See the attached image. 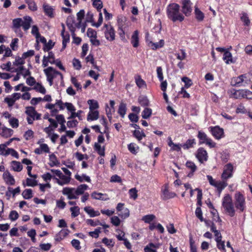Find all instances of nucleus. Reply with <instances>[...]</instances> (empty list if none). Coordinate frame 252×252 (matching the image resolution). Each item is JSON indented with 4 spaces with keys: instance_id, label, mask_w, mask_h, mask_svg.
Returning <instances> with one entry per match:
<instances>
[{
    "instance_id": "obj_14",
    "label": "nucleus",
    "mask_w": 252,
    "mask_h": 252,
    "mask_svg": "<svg viewBox=\"0 0 252 252\" xmlns=\"http://www.w3.org/2000/svg\"><path fill=\"white\" fill-rule=\"evenodd\" d=\"M211 133L217 139L221 138L223 136V130L218 126L211 128Z\"/></svg>"
},
{
    "instance_id": "obj_49",
    "label": "nucleus",
    "mask_w": 252,
    "mask_h": 252,
    "mask_svg": "<svg viewBox=\"0 0 252 252\" xmlns=\"http://www.w3.org/2000/svg\"><path fill=\"white\" fill-rule=\"evenodd\" d=\"M33 89L36 92H39L42 94L46 93V89L40 83H37L33 87Z\"/></svg>"
},
{
    "instance_id": "obj_13",
    "label": "nucleus",
    "mask_w": 252,
    "mask_h": 252,
    "mask_svg": "<svg viewBox=\"0 0 252 252\" xmlns=\"http://www.w3.org/2000/svg\"><path fill=\"white\" fill-rule=\"evenodd\" d=\"M13 130L0 124V135L4 138H8L12 135Z\"/></svg>"
},
{
    "instance_id": "obj_40",
    "label": "nucleus",
    "mask_w": 252,
    "mask_h": 252,
    "mask_svg": "<svg viewBox=\"0 0 252 252\" xmlns=\"http://www.w3.org/2000/svg\"><path fill=\"white\" fill-rule=\"evenodd\" d=\"M195 15L196 19L199 21H202L204 18V13L197 7L195 8Z\"/></svg>"
},
{
    "instance_id": "obj_12",
    "label": "nucleus",
    "mask_w": 252,
    "mask_h": 252,
    "mask_svg": "<svg viewBox=\"0 0 252 252\" xmlns=\"http://www.w3.org/2000/svg\"><path fill=\"white\" fill-rule=\"evenodd\" d=\"M245 93V90H236L234 89H232L228 91V93L230 97L235 99H241L244 98Z\"/></svg>"
},
{
    "instance_id": "obj_55",
    "label": "nucleus",
    "mask_w": 252,
    "mask_h": 252,
    "mask_svg": "<svg viewBox=\"0 0 252 252\" xmlns=\"http://www.w3.org/2000/svg\"><path fill=\"white\" fill-rule=\"evenodd\" d=\"M19 216L18 212L16 211L13 210L10 212L9 218L11 221H13L17 220L18 219Z\"/></svg>"
},
{
    "instance_id": "obj_29",
    "label": "nucleus",
    "mask_w": 252,
    "mask_h": 252,
    "mask_svg": "<svg viewBox=\"0 0 252 252\" xmlns=\"http://www.w3.org/2000/svg\"><path fill=\"white\" fill-rule=\"evenodd\" d=\"M186 166L191 170V172L188 174V177H192L193 175V172L196 170V166L194 162L188 161L186 162Z\"/></svg>"
},
{
    "instance_id": "obj_10",
    "label": "nucleus",
    "mask_w": 252,
    "mask_h": 252,
    "mask_svg": "<svg viewBox=\"0 0 252 252\" xmlns=\"http://www.w3.org/2000/svg\"><path fill=\"white\" fill-rule=\"evenodd\" d=\"M63 195H66L68 199H76L78 198L75 192V188L65 187L62 190Z\"/></svg>"
},
{
    "instance_id": "obj_33",
    "label": "nucleus",
    "mask_w": 252,
    "mask_h": 252,
    "mask_svg": "<svg viewBox=\"0 0 252 252\" xmlns=\"http://www.w3.org/2000/svg\"><path fill=\"white\" fill-rule=\"evenodd\" d=\"M226 180H222V181H217L215 187L217 189V190L220 193L221 191L227 186Z\"/></svg>"
},
{
    "instance_id": "obj_16",
    "label": "nucleus",
    "mask_w": 252,
    "mask_h": 252,
    "mask_svg": "<svg viewBox=\"0 0 252 252\" xmlns=\"http://www.w3.org/2000/svg\"><path fill=\"white\" fill-rule=\"evenodd\" d=\"M3 178L5 183L9 185H13L15 184V181L13 176L8 171H5L3 174Z\"/></svg>"
},
{
    "instance_id": "obj_3",
    "label": "nucleus",
    "mask_w": 252,
    "mask_h": 252,
    "mask_svg": "<svg viewBox=\"0 0 252 252\" xmlns=\"http://www.w3.org/2000/svg\"><path fill=\"white\" fill-rule=\"evenodd\" d=\"M51 172L59 177H54V179L59 185L63 186L70 183L71 177L64 175L60 170L52 169Z\"/></svg>"
},
{
    "instance_id": "obj_34",
    "label": "nucleus",
    "mask_w": 252,
    "mask_h": 252,
    "mask_svg": "<svg viewBox=\"0 0 252 252\" xmlns=\"http://www.w3.org/2000/svg\"><path fill=\"white\" fill-rule=\"evenodd\" d=\"M89 105L90 110H97L99 108V104L98 102L94 99H89L87 101Z\"/></svg>"
},
{
    "instance_id": "obj_59",
    "label": "nucleus",
    "mask_w": 252,
    "mask_h": 252,
    "mask_svg": "<svg viewBox=\"0 0 252 252\" xmlns=\"http://www.w3.org/2000/svg\"><path fill=\"white\" fill-rule=\"evenodd\" d=\"M18 41L19 39L17 38H15L12 40L10 44V47L13 51L17 50L18 48Z\"/></svg>"
},
{
    "instance_id": "obj_5",
    "label": "nucleus",
    "mask_w": 252,
    "mask_h": 252,
    "mask_svg": "<svg viewBox=\"0 0 252 252\" xmlns=\"http://www.w3.org/2000/svg\"><path fill=\"white\" fill-rule=\"evenodd\" d=\"M197 137L199 140V144H205L210 148H214L216 146V143L208 137L205 133L202 131H198Z\"/></svg>"
},
{
    "instance_id": "obj_45",
    "label": "nucleus",
    "mask_w": 252,
    "mask_h": 252,
    "mask_svg": "<svg viewBox=\"0 0 252 252\" xmlns=\"http://www.w3.org/2000/svg\"><path fill=\"white\" fill-rule=\"evenodd\" d=\"M22 195L25 199H31L32 197V190L30 189H26L23 191Z\"/></svg>"
},
{
    "instance_id": "obj_56",
    "label": "nucleus",
    "mask_w": 252,
    "mask_h": 252,
    "mask_svg": "<svg viewBox=\"0 0 252 252\" xmlns=\"http://www.w3.org/2000/svg\"><path fill=\"white\" fill-rule=\"evenodd\" d=\"M86 223L92 226H96L99 224H101V223L98 220H94L92 219H87L86 220Z\"/></svg>"
},
{
    "instance_id": "obj_31",
    "label": "nucleus",
    "mask_w": 252,
    "mask_h": 252,
    "mask_svg": "<svg viewBox=\"0 0 252 252\" xmlns=\"http://www.w3.org/2000/svg\"><path fill=\"white\" fill-rule=\"evenodd\" d=\"M138 102L142 107H147L149 105V100L146 96L140 95L138 99Z\"/></svg>"
},
{
    "instance_id": "obj_53",
    "label": "nucleus",
    "mask_w": 252,
    "mask_h": 252,
    "mask_svg": "<svg viewBox=\"0 0 252 252\" xmlns=\"http://www.w3.org/2000/svg\"><path fill=\"white\" fill-rule=\"evenodd\" d=\"M175 55L177 59L182 61L186 59L187 54L184 50L182 49L180 50V52L176 53Z\"/></svg>"
},
{
    "instance_id": "obj_39",
    "label": "nucleus",
    "mask_w": 252,
    "mask_h": 252,
    "mask_svg": "<svg viewBox=\"0 0 252 252\" xmlns=\"http://www.w3.org/2000/svg\"><path fill=\"white\" fill-rule=\"evenodd\" d=\"M126 111V105L124 103H121L119 109H118V113L122 117L124 118Z\"/></svg>"
},
{
    "instance_id": "obj_62",
    "label": "nucleus",
    "mask_w": 252,
    "mask_h": 252,
    "mask_svg": "<svg viewBox=\"0 0 252 252\" xmlns=\"http://www.w3.org/2000/svg\"><path fill=\"white\" fill-rule=\"evenodd\" d=\"M54 46V42L52 40H50L48 43H45L44 45L43 50L44 51H49L51 50Z\"/></svg>"
},
{
    "instance_id": "obj_43",
    "label": "nucleus",
    "mask_w": 252,
    "mask_h": 252,
    "mask_svg": "<svg viewBox=\"0 0 252 252\" xmlns=\"http://www.w3.org/2000/svg\"><path fill=\"white\" fill-rule=\"evenodd\" d=\"M133 134L134 136L140 141L142 138L146 136V135L143 131H139V130H135L133 131Z\"/></svg>"
},
{
    "instance_id": "obj_60",
    "label": "nucleus",
    "mask_w": 252,
    "mask_h": 252,
    "mask_svg": "<svg viewBox=\"0 0 252 252\" xmlns=\"http://www.w3.org/2000/svg\"><path fill=\"white\" fill-rule=\"evenodd\" d=\"M83 113L82 110H79L77 112H75V111L73 112L70 117H68V119H74L76 117H78L80 120H82V118L81 116V114Z\"/></svg>"
},
{
    "instance_id": "obj_22",
    "label": "nucleus",
    "mask_w": 252,
    "mask_h": 252,
    "mask_svg": "<svg viewBox=\"0 0 252 252\" xmlns=\"http://www.w3.org/2000/svg\"><path fill=\"white\" fill-rule=\"evenodd\" d=\"M138 31H135L133 33L131 38V43L132 44L133 46L135 48L137 47L139 45V36H138Z\"/></svg>"
},
{
    "instance_id": "obj_42",
    "label": "nucleus",
    "mask_w": 252,
    "mask_h": 252,
    "mask_svg": "<svg viewBox=\"0 0 252 252\" xmlns=\"http://www.w3.org/2000/svg\"><path fill=\"white\" fill-rule=\"evenodd\" d=\"M84 15L85 11L84 10H81L77 13V20L79 21L76 24V27L78 28H80L81 27V22H82V20L84 18Z\"/></svg>"
},
{
    "instance_id": "obj_32",
    "label": "nucleus",
    "mask_w": 252,
    "mask_h": 252,
    "mask_svg": "<svg viewBox=\"0 0 252 252\" xmlns=\"http://www.w3.org/2000/svg\"><path fill=\"white\" fill-rule=\"evenodd\" d=\"M43 8L45 14L50 17L53 16V8L52 6L48 4L44 3L43 5Z\"/></svg>"
},
{
    "instance_id": "obj_48",
    "label": "nucleus",
    "mask_w": 252,
    "mask_h": 252,
    "mask_svg": "<svg viewBox=\"0 0 252 252\" xmlns=\"http://www.w3.org/2000/svg\"><path fill=\"white\" fill-rule=\"evenodd\" d=\"M129 210L127 208L123 209L122 211L119 212L118 215L122 219H125L129 216Z\"/></svg>"
},
{
    "instance_id": "obj_30",
    "label": "nucleus",
    "mask_w": 252,
    "mask_h": 252,
    "mask_svg": "<svg viewBox=\"0 0 252 252\" xmlns=\"http://www.w3.org/2000/svg\"><path fill=\"white\" fill-rule=\"evenodd\" d=\"M158 248V244H155L153 243H150L144 248V250L145 252H155Z\"/></svg>"
},
{
    "instance_id": "obj_17",
    "label": "nucleus",
    "mask_w": 252,
    "mask_h": 252,
    "mask_svg": "<svg viewBox=\"0 0 252 252\" xmlns=\"http://www.w3.org/2000/svg\"><path fill=\"white\" fill-rule=\"evenodd\" d=\"M246 76L245 74L241 75L237 77L234 78L231 81V84L233 86H241L242 83L245 81Z\"/></svg>"
},
{
    "instance_id": "obj_46",
    "label": "nucleus",
    "mask_w": 252,
    "mask_h": 252,
    "mask_svg": "<svg viewBox=\"0 0 252 252\" xmlns=\"http://www.w3.org/2000/svg\"><path fill=\"white\" fill-rule=\"evenodd\" d=\"M155 218L156 216L154 215L150 214L143 216L141 220L145 223H150L151 221L155 219Z\"/></svg>"
},
{
    "instance_id": "obj_9",
    "label": "nucleus",
    "mask_w": 252,
    "mask_h": 252,
    "mask_svg": "<svg viewBox=\"0 0 252 252\" xmlns=\"http://www.w3.org/2000/svg\"><path fill=\"white\" fill-rule=\"evenodd\" d=\"M195 156L198 161L201 163L208 160V153L203 148H199L197 150Z\"/></svg>"
},
{
    "instance_id": "obj_6",
    "label": "nucleus",
    "mask_w": 252,
    "mask_h": 252,
    "mask_svg": "<svg viewBox=\"0 0 252 252\" xmlns=\"http://www.w3.org/2000/svg\"><path fill=\"white\" fill-rule=\"evenodd\" d=\"M234 172V166L231 163H228L223 167V172L221 175L222 180H227L232 177Z\"/></svg>"
},
{
    "instance_id": "obj_26",
    "label": "nucleus",
    "mask_w": 252,
    "mask_h": 252,
    "mask_svg": "<svg viewBox=\"0 0 252 252\" xmlns=\"http://www.w3.org/2000/svg\"><path fill=\"white\" fill-rule=\"evenodd\" d=\"M94 149L97 154L101 157L105 156V146H101L98 143H95L94 144Z\"/></svg>"
},
{
    "instance_id": "obj_24",
    "label": "nucleus",
    "mask_w": 252,
    "mask_h": 252,
    "mask_svg": "<svg viewBox=\"0 0 252 252\" xmlns=\"http://www.w3.org/2000/svg\"><path fill=\"white\" fill-rule=\"evenodd\" d=\"M88 186L86 184H81L77 187L75 189V192L77 196L78 197L80 195H83L85 194V191L88 189Z\"/></svg>"
},
{
    "instance_id": "obj_64",
    "label": "nucleus",
    "mask_w": 252,
    "mask_h": 252,
    "mask_svg": "<svg viewBox=\"0 0 252 252\" xmlns=\"http://www.w3.org/2000/svg\"><path fill=\"white\" fill-rule=\"evenodd\" d=\"M111 222L113 225L118 226L121 223V220L117 216H113L111 218Z\"/></svg>"
},
{
    "instance_id": "obj_52",
    "label": "nucleus",
    "mask_w": 252,
    "mask_h": 252,
    "mask_svg": "<svg viewBox=\"0 0 252 252\" xmlns=\"http://www.w3.org/2000/svg\"><path fill=\"white\" fill-rule=\"evenodd\" d=\"M25 1L31 10L34 11L37 10V6L34 0H25Z\"/></svg>"
},
{
    "instance_id": "obj_50",
    "label": "nucleus",
    "mask_w": 252,
    "mask_h": 252,
    "mask_svg": "<svg viewBox=\"0 0 252 252\" xmlns=\"http://www.w3.org/2000/svg\"><path fill=\"white\" fill-rule=\"evenodd\" d=\"M127 148L128 150L133 154H136L138 150V147L133 143L128 144Z\"/></svg>"
},
{
    "instance_id": "obj_18",
    "label": "nucleus",
    "mask_w": 252,
    "mask_h": 252,
    "mask_svg": "<svg viewBox=\"0 0 252 252\" xmlns=\"http://www.w3.org/2000/svg\"><path fill=\"white\" fill-rule=\"evenodd\" d=\"M117 24L118 29H126L128 26L126 18L123 16H120L118 17Z\"/></svg>"
},
{
    "instance_id": "obj_61",
    "label": "nucleus",
    "mask_w": 252,
    "mask_h": 252,
    "mask_svg": "<svg viewBox=\"0 0 252 252\" xmlns=\"http://www.w3.org/2000/svg\"><path fill=\"white\" fill-rule=\"evenodd\" d=\"M217 242V248L220 251H222L223 252H226V250L225 248L224 241H222L221 240H219L218 241H216Z\"/></svg>"
},
{
    "instance_id": "obj_4",
    "label": "nucleus",
    "mask_w": 252,
    "mask_h": 252,
    "mask_svg": "<svg viewBox=\"0 0 252 252\" xmlns=\"http://www.w3.org/2000/svg\"><path fill=\"white\" fill-rule=\"evenodd\" d=\"M47 77V80L49 83L50 86H52L53 84V79L58 76L60 77L62 80H63V76L62 73L56 70L52 67H48L43 70Z\"/></svg>"
},
{
    "instance_id": "obj_11",
    "label": "nucleus",
    "mask_w": 252,
    "mask_h": 252,
    "mask_svg": "<svg viewBox=\"0 0 252 252\" xmlns=\"http://www.w3.org/2000/svg\"><path fill=\"white\" fill-rule=\"evenodd\" d=\"M25 111L26 114L28 117L33 118L36 120H38L41 119V114L37 113L35 109V108L32 106H28L26 107Z\"/></svg>"
},
{
    "instance_id": "obj_36",
    "label": "nucleus",
    "mask_w": 252,
    "mask_h": 252,
    "mask_svg": "<svg viewBox=\"0 0 252 252\" xmlns=\"http://www.w3.org/2000/svg\"><path fill=\"white\" fill-rule=\"evenodd\" d=\"M223 60L225 61L226 64H229L233 63L232 54L228 51L224 52L223 56Z\"/></svg>"
},
{
    "instance_id": "obj_1",
    "label": "nucleus",
    "mask_w": 252,
    "mask_h": 252,
    "mask_svg": "<svg viewBox=\"0 0 252 252\" xmlns=\"http://www.w3.org/2000/svg\"><path fill=\"white\" fill-rule=\"evenodd\" d=\"M233 203L232 197L226 194L222 198V207L225 213L231 217L235 215L236 210L242 213L246 209V199L244 195L240 192H236Z\"/></svg>"
},
{
    "instance_id": "obj_41",
    "label": "nucleus",
    "mask_w": 252,
    "mask_h": 252,
    "mask_svg": "<svg viewBox=\"0 0 252 252\" xmlns=\"http://www.w3.org/2000/svg\"><path fill=\"white\" fill-rule=\"evenodd\" d=\"M62 30L61 31V35L63 38V41L67 42L69 41V35L67 33L65 32V26L62 23Z\"/></svg>"
},
{
    "instance_id": "obj_15",
    "label": "nucleus",
    "mask_w": 252,
    "mask_h": 252,
    "mask_svg": "<svg viewBox=\"0 0 252 252\" xmlns=\"http://www.w3.org/2000/svg\"><path fill=\"white\" fill-rule=\"evenodd\" d=\"M162 198L164 200L169 199L176 196V194L173 192H170L168 190V185H165L164 189L162 190Z\"/></svg>"
},
{
    "instance_id": "obj_51",
    "label": "nucleus",
    "mask_w": 252,
    "mask_h": 252,
    "mask_svg": "<svg viewBox=\"0 0 252 252\" xmlns=\"http://www.w3.org/2000/svg\"><path fill=\"white\" fill-rule=\"evenodd\" d=\"M71 213V217L73 218L76 217L80 214V208L78 206H74L70 208Z\"/></svg>"
},
{
    "instance_id": "obj_27",
    "label": "nucleus",
    "mask_w": 252,
    "mask_h": 252,
    "mask_svg": "<svg viewBox=\"0 0 252 252\" xmlns=\"http://www.w3.org/2000/svg\"><path fill=\"white\" fill-rule=\"evenodd\" d=\"M11 166L12 169L16 172H20L23 169L22 164L19 162L15 160L11 162Z\"/></svg>"
},
{
    "instance_id": "obj_63",
    "label": "nucleus",
    "mask_w": 252,
    "mask_h": 252,
    "mask_svg": "<svg viewBox=\"0 0 252 252\" xmlns=\"http://www.w3.org/2000/svg\"><path fill=\"white\" fill-rule=\"evenodd\" d=\"M10 126L13 128H17L19 126V121L17 119L15 118H10L9 120Z\"/></svg>"
},
{
    "instance_id": "obj_20",
    "label": "nucleus",
    "mask_w": 252,
    "mask_h": 252,
    "mask_svg": "<svg viewBox=\"0 0 252 252\" xmlns=\"http://www.w3.org/2000/svg\"><path fill=\"white\" fill-rule=\"evenodd\" d=\"M32 21V19L30 16H25L24 17L22 26L25 31H27L30 29Z\"/></svg>"
},
{
    "instance_id": "obj_8",
    "label": "nucleus",
    "mask_w": 252,
    "mask_h": 252,
    "mask_svg": "<svg viewBox=\"0 0 252 252\" xmlns=\"http://www.w3.org/2000/svg\"><path fill=\"white\" fill-rule=\"evenodd\" d=\"M182 12L186 16L190 15L192 11V3L190 0H182Z\"/></svg>"
},
{
    "instance_id": "obj_23",
    "label": "nucleus",
    "mask_w": 252,
    "mask_h": 252,
    "mask_svg": "<svg viewBox=\"0 0 252 252\" xmlns=\"http://www.w3.org/2000/svg\"><path fill=\"white\" fill-rule=\"evenodd\" d=\"M99 112L97 110H90L87 116V120L94 121L98 119Z\"/></svg>"
},
{
    "instance_id": "obj_47",
    "label": "nucleus",
    "mask_w": 252,
    "mask_h": 252,
    "mask_svg": "<svg viewBox=\"0 0 252 252\" xmlns=\"http://www.w3.org/2000/svg\"><path fill=\"white\" fill-rule=\"evenodd\" d=\"M152 110L151 108L146 107L142 112V117L143 119H147L152 115Z\"/></svg>"
},
{
    "instance_id": "obj_21",
    "label": "nucleus",
    "mask_w": 252,
    "mask_h": 252,
    "mask_svg": "<svg viewBox=\"0 0 252 252\" xmlns=\"http://www.w3.org/2000/svg\"><path fill=\"white\" fill-rule=\"evenodd\" d=\"M85 212L87 213L90 217H94L100 215V213L98 211H95L91 206L85 207L84 209Z\"/></svg>"
},
{
    "instance_id": "obj_38",
    "label": "nucleus",
    "mask_w": 252,
    "mask_h": 252,
    "mask_svg": "<svg viewBox=\"0 0 252 252\" xmlns=\"http://www.w3.org/2000/svg\"><path fill=\"white\" fill-rule=\"evenodd\" d=\"M195 144L196 142L194 139H188L185 143L182 145V147L184 149H188L193 147Z\"/></svg>"
},
{
    "instance_id": "obj_35",
    "label": "nucleus",
    "mask_w": 252,
    "mask_h": 252,
    "mask_svg": "<svg viewBox=\"0 0 252 252\" xmlns=\"http://www.w3.org/2000/svg\"><path fill=\"white\" fill-rule=\"evenodd\" d=\"M164 40L161 39L159 42L154 43L152 41H150L149 46L153 50H156L159 48L162 47L164 45Z\"/></svg>"
},
{
    "instance_id": "obj_7",
    "label": "nucleus",
    "mask_w": 252,
    "mask_h": 252,
    "mask_svg": "<svg viewBox=\"0 0 252 252\" xmlns=\"http://www.w3.org/2000/svg\"><path fill=\"white\" fill-rule=\"evenodd\" d=\"M104 28L106 29L105 31V37L107 40L112 41L115 39V32L113 27L110 25L105 24Z\"/></svg>"
},
{
    "instance_id": "obj_19",
    "label": "nucleus",
    "mask_w": 252,
    "mask_h": 252,
    "mask_svg": "<svg viewBox=\"0 0 252 252\" xmlns=\"http://www.w3.org/2000/svg\"><path fill=\"white\" fill-rule=\"evenodd\" d=\"M240 18L241 21L243 23V25L246 27L250 26L251 21L249 18L248 15L245 12H242L240 14Z\"/></svg>"
},
{
    "instance_id": "obj_28",
    "label": "nucleus",
    "mask_w": 252,
    "mask_h": 252,
    "mask_svg": "<svg viewBox=\"0 0 252 252\" xmlns=\"http://www.w3.org/2000/svg\"><path fill=\"white\" fill-rule=\"evenodd\" d=\"M135 81L136 85L139 88H145L147 87L145 81L143 80L140 75H137L135 77Z\"/></svg>"
},
{
    "instance_id": "obj_2",
    "label": "nucleus",
    "mask_w": 252,
    "mask_h": 252,
    "mask_svg": "<svg viewBox=\"0 0 252 252\" xmlns=\"http://www.w3.org/2000/svg\"><path fill=\"white\" fill-rule=\"evenodd\" d=\"M180 7L178 4L172 3L166 7L167 17L173 22H182L184 20V15L180 11Z\"/></svg>"
},
{
    "instance_id": "obj_44",
    "label": "nucleus",
    "mask_w": 252,
    "mask_h": 252,
    "mask_svg": "<svg viewBox=\"0 0 252 252\" xmlns=\"http://www.w3.org/2000/svg\"><path fill=\"white\" fill-rule=\"evenodd\" d=\"M23 20L21 18L14 19L13 21V27L16 29V32H17L18 30L22 26Z\"/></svg>"
},
{
    "instance_id": "obj_54",
    "label": "nucleus",
    "mask_w": 252,
    "mask_h": 252,
    "mask_svg": "<svg viewBox=\"0 0 252 252\" xmlns=\"http://www.w3.org/2000/svg\"><path fill=\"white\" fill-rule=\"evenodd\" d=\"M181 80L185 83V87H184L185 88L188 89L192 85L191 80L187 77H183Z\"/></svg>"
},
{
    "instance_id": "obj_25",
    "label": "nucleus",
    "mask_w": 252,
    "mask_h": 252,
    "mask_svg": "<svg viewBox=\"0 0 252 252\" xmlns=\"http://www.w3.org/2000/svg\"><path fill=\"white\" fill-rule=\"evenodd\" d=\"M91 196L93 198L101 200H107L109 199L108 196L106 194H103L101 193H97L96 192H93Z\"/></svg>"
},
{
    "instance_id": "obj_37",
    "label": "nucleus",
    "mask_w": 252,
    "mask_h": 252,
    "mask_svg": "<svg viewBox=\"0 0 252 252\" xmlns=\"http://www.w3.org/2000/svg\"><path fill=\"white\" fill-rule=\"evenodd\" d=\"M75 178L79 181L80 182H83L84 181H86L87 182H91V180L89 176L86 175V174H82V175H79L78 174H76L75 175Z\"/></svg>"
},
{
    "instance_id": "obj_58",
    "label": "nucleus",
    "mask_w": 252,
    "mask_h": 252,
    "mask_svg": "<svg viewBox=\"0 0 252 252\" xmlns=\"http://www.w3.org/2000/svg\"><path fill=\"white\" fill-rule=\"evenodd\" d=\"M37 181L32 178H27L26 186L28 187H34L37 185Z\"/></svg>"
},
{
    "instance_id": "obj_57",
    "label": "nucleus",
    "mask_w": 252,
    "mask_h": 252,
    "mask_svg": "<svg viewBox=\"0 0 252 252\" xmlns=\"http://www.w3.org/2000/svg\"><path fill=\"white\" fill-rule=\"evenodd\" d=\"M129 197L135 200L137 198V190L136 188H132L129 190L128 191Z\"/></svg>"
}]
</instances>
